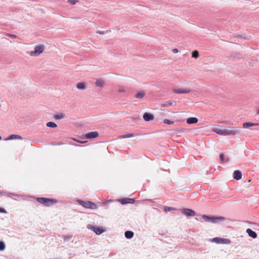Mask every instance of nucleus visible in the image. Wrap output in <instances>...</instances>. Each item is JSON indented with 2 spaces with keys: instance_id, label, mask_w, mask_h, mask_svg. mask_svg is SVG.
<instances>
[{
  "instance_id": "obj_1",
  "label": "nucleus",
  "mask_w": 259,
  "mask_h": 259,
  "mask_svg": "<svg viewBox=\"0 0 259 259\" xmlns=\"http://www.w3.org/2000/svg\"><path fill=\"white\" fill-rule=\"evenodd\" d=\"M202 218L206 221L211 222L213 224H216L220 222L224 221L225 220V218L223 217H211L205 214L202 215Z\"/></svg>"
},
{
  "instance_id": "obj_2",
  "label": "nucleus",
  "mask_w": 259,
  "mask_h": 259,
  "mask_svg": "<svg viewBox=\"0 0 259 259\" xmlns=\"http://www.w3.org/2000/svg\"><path fill=\"white\" fill-rule=\"evenodd\" d=\"M78 203L87 208H90L92 209H96L98 208V206L96 204L91 201H84L81 200H77Z\"/></svg>"
},
{
  "instance_id": "obj_3",
  "label": "nucleus",
  "mask_w": 259,
  "mask_h": 259,
  "mask_svg": "<svg viewBox=\"0 0 259 259\" xmlns=\"http://www.w3.org/2000/svg\"><path fill=\"white\" fill-rule=\"evenodd\" d=\"M37 200L38 202L43 204L45 206H50L53 203H56L58 202L57 200L55 199H50L44 197L37 198Z\"/></svg>"
},
{
  "instance_id": "obj_4",
  "label": "nucleus",
  "mask_w": 259,
  "mask_h": 259,
  "mask_svg": "<svg viewBox=\"0 0 259 259\" xmlns=\"http://www.w3.org/2000/svg\"><path fill=\"white\" fill-rule=\"evenodd\" d=\"M225 129L226 136H234L239 133L240 128L239 127H228Z\"/></svg>"
},
{
  "instance_id": "obj_5",
  "label": "nucleus",
  "mask_w": 259,
  "mask_h": 259,
  "mask_svg": "<svg viewBox=\"0 0 259 259\" xmlns=\"http://www.w3.org/2000/svg\"><path fill=\"white\" fill-rule=\"evenodd\" d=\"M88 229L94 232L97 235H100L105 231L102 227H98L92 226V225H88Z\"/></svg>"
},
{
  "instance_id": "obj_6",
  "label": "nucleus",
  "mask_w": 259,
  "mask_h": 259,
  "mask_svg": "<svg viewBox=\"0 0 259 259\" xmlns=\"http://www.w3.org/2000/svg\"><path fill=\"white\" fill-rule=\"evenodd\" d=\"M44 51V47L42 45H39L36 46L34 49V51H31L30 53V55L31 56H37Z\"/></svg>"
},
{
  "instance_id": "obj_7",
  "label": "nucleus",
  "mask_w": 259,
  "mask_h": 259,
  "mask_svg": "<svg viewBox=\"0 0 259 259\" xmlns=\"http://www.w3.org/2000/svg\"><path fill=\"white\" fill-rule=\"evenodd\" d=\"M173 92L175 94H188L191 92V90L188 88L174 89Z\"/></svg>"
},
{
  "instance_id": "obj_8",
  "label": "nucleus",
  "mask_w": 259,
  "mask_h": 259,
  "mask_svg": "<svg viewBox=\"0 0 259 259\" xmlns=\"http://www.w3.org/2000/svg\"><path fill=\"white\" fill-rule=\"evenodd\" d=\"M212 241L215 242L217 243H221V244H229L230 243V241L227 239H224L219 237H215L212 239Z\"/></svg>"
},
{
  "instance_id": "obj_9",
  "label": "nucleus",
  "mask_w": 259,
  "mask_h": 259,
  "mask_svg": "<svg viewBox=\"0 0 259 259\" xmlns=\"http://www.w3.org/2000/svg\"><path fill=\"white\" fill-rule=\"evenodd\" d=\"M182 211L183 214L187 217H192L195 215V212L191 209L184 208L182 209Z\"/></svg>"
},
{
  "instance_id": "obj_10",
  "label": "nucleus",
  "mask_w": 259,
  "mask_h": 259,
  "mask_svg": "<svg viewBox=\"0 0 259 259\" xmlns=\"http://www.w3.org/2000/svg\"><path fill=\"white\" fill-rule=\"evenodd\" d=\"M177 104V102L176 101L174 100H169L165 102L163 104L161 105V107H167L169 106H176Z\"/></svg>"
},
{
  "instance_id": "obj_11",
  "label": "nucleus",
  "mask_w": 259,
  "mask_h": 259,
  "mask_svg": "<svg viewBox=\"0 0 259 259\" xmlns=\"http://www.w3.org/2000/svg\"><path fill=\"white\" fill-rule=\"evenodd\" d=\"M212 131H213V132H214V133H215L219 135H220L222 136H226L225 128H219V127H215V128H213Z\"/></svg>"
},
{
  "instance_id": "obj_12",
  "label": "nucleus",
  "mask_w": 259,
  "mask_h": 259,
  "mask_svg": "<svg viewBox=\"0 0 259 259\" xmlns=\"http://www.w3.org/2000/svg\"><path fill=\"white\" fill-rule=\"evenodd\" d=\"M99 136V133L97 132H92L87 133L85 135V137L87 139H93Z\"/></svg>"
},
{
  "instance_id": "obj_13",
  "label": "nucleus",
  "mask_w": 259,
  "mask_h": 259,
  "mask_svg": "<svg viewBox=\"0 0 259 259\" xmlns=\"http://www.w3.org/2000/svg\"><path fill=\"white\" fill-rule=\"evenodd\" d=\"M76 88L80 90H84L88 87L87 83L85 82H79L76 85Z\"/></svg>"
},
{
  "instance_id": "obj_14",
  "label": "nucleus",
  "mask_w": 259,
  "mask_h": 259,
  "mask_svg": "<svg viewBox=\"0 0 259 259\" xmlns=\"http://www.w3.org/2000/svg\"><path fill=\"white\" fill-rule=\"evenodd\" d=\"M242 174L239 170H236L233 173V178L236 180H239L241 179Z\"/></svg>"
},
{
  "instance_id": "obj_15",
  "label": "nucleus",
  "mask_w": 259,
  "mask_h": 259,
  "mask_svg": "<svg viewBox=\"0 0 259 259\" xmlns=\"http://www.w3.org/2000/svg\"><path fill=\"white\" fill-rule=\"evenodd\" d=\"M143 118L145 121H149L153 120L154 116L152 114L146 112L143 115Z\"/></svg>"
},
{
  "instance_id": "obj_16",
  "label": "nucleus",
  "mask_w": 259,
  "mask_h": 259,
  "mask_svg": "<svg viewBox=\"0 0 259 259\" xmlns=\"http://www.w3.org/2000/svg\"><path fill=\"white\" fill-rule=\"evenodd\" d=\"M246 233L248 234L249 236L252 237V238H256L257 237L256 233L252 231L251 229L248 228L246 230Z\"/></svg>"
},
{
  "instance_id": "obj_17",
  "label": "nucleus",
  "mask_w": 259,
  "mask_h": 259,
  "mask_svg": "<svg viewBox=\"0 0 259 259\" xmlns=\"http://www.w3.org/2000/svg\"><path fill=\"white\" fill-rule=\"evenodd\" d=\"M14 139L22 140V137H21V136H20L18 135L13 134V135H11L8 138L6 139L5 140L7 141V140H14Z\"/></svg>"
},
{
  "instance_id": "obj_18",
  "label": "nucleus",
  "mask_w": 259,
  "mask_h": 259,
  "mask_svg": "<svg viewBox=\"0 0 259 259\" xmlns=\"http://www.w3.org/2000/svg\"><path fill=\"white\" fill-rule=\"evenodd\" d=\"M198 122V119L196 117H190L187 118V123L188 124L196 123Z\"/></svg>"
},
{
  "instance_id": "obj_19",
  "label": "nucleus",
  "mask_w": 259,
  "mask_h": 259,
  "mask_svg": "<svg viewBox=\"0 0 259 259\" xmlns=\"http://www.w3.org/2000/svg\"><path fill=\"white\" fill-rule=\"evenodd\" d=\"M120 202L122 204L133 203L134 202V200L132 198H125L121 199Z\"/></svg>"
},
{
  "instance_id": "obj_20",
  "label": "nucleus",
  "mask_w": 259,
  "mask_h": 259,
  "mask_svg": "<svg viewBox=\"0 0 259 259\" xmlns=\"http://www.w3.org/2000/svg\"><path fill=\"white\" fill-rule=\"evenodd\" d=\"M105 84V81L101 78H99L96 82V85L97 87H103Z\"/></svg>"
},
{
  "instance_id": "obj_21",
  "label": "nucleus",
  "mask_w": 259,
  "mask_h": 259,
  "mask_svg": "<svg viewBox=\"0 0 259 259\" xmlns=\"http://www.w3.org/2000/svg\"><path fill=\"white\" fill-rule=\"evenodd\" d=\"M125 237L127 239L132 238L134 236V232L131 231H126L125 233Z\"/></svg>"
},
{
  "instance_id": "obj_22",
  "label": "nucleus",
  "mask_w": 259,
  "mask_h": 259,
  "mask_svg": "<svg viewBox=\"0 0 259 259\" xmlns=\"http://www.w3.org/2000/svg\"><path fill=\"white\" fill-rule=\"evenodd\" d=\"M65 117H66V115L63 113L56 114L54 115V118L56 120L63 119V118H65Z\"/></svg>"
},
{
  "instance_id": "obj_23",
  "label": "nucleus",
  "mask_w": 259,
  "mask_h": 259,
  "mask_svg": "<svg viewBox=\"0 0 259 259\" xmlns=\"http://www.w3.org/2000/svg\"><path fill=\"white\" fill-rule=\"evenodd\" d=\"M145 95V93L144 91H141L135 95V97L138 99H142Z\"/></svg>"
},
{
  "instance_id": "obj_24",
  "label": "nucleus",
  "mask_w": 259,
  "mask_h": 259,
  "mask_svg": "<svg viewBox=\"0 0 259 259\" xmlns=\"http://www.w3.org/2000/svg\"><path fill=\"white\" fill-rule=\"evenodd\" d=\"M256 125V124H255V123H253L244 122L243 124V127L244 128H248V127H249L250 126H254V125Z\"/></svg>"
},
{
  "instance_id": "obj_25",
  "label": "nucleus",
  "mask_w": 259,
  "mask_h": 259,
  "mask_svg": "<svg viewBox=\"0 0 259 259\" xmlns=\"http://www.w3.org/2000/svg\"><path fill=\"white\" fill-rule=\"evenodd\" d=\"M47 126H48V127H56L57 126V125L55 123V122H48L47 123Z\"/></svg>"
},
{
  "instance_id": "obj_26",
  "label": "nucleus",
  "mask_w": 259,
  "mask_h": 259,
  "mask_svg": "<svg viewBox=\"0 0 259 259\" xmlns=\"http://www.w3.org/2000/svg\"><path fill=\"white\" fill-rule=\"evenodd\" d=\"M192 57L193 58L197 59L199 57V52L198 51L195 50L193 51L192 53Z\"/></svg>"
},
{
  "instance_id": "obj_27",
  "label": "nucleus",
  "mask_w": 259,
  "mask_h": 259,
  "mask_svg": "<svg viewBox=\"0 0 259 259\" xmlns=\"http://www.w3.org/2000/svg\"><path fill=\"white\" fill-rule=\"evenodd\" d=\"M133 136H134L133 134H126L125 135L121 136L119 137V138L120 139H124V138L133 137Z\"/></svg>"
},
{
  "instance_id": "obj_28",
  "label": "nucleus",
  "mask_w": 259,
  "mask_h": 259,
  "mask_svg": "<svg viewBox=\"0 0 259 259\" xmlns=\"http://www.w3.org/2000/svg\"><path fill=\"white\" fill-rule=\"evenodd\" d=\"M5 244L3 241H0V250L3 251L5 249Z\"/></svg>"
},
{
  "instance_id": "obj_29",
  "label": "nucleus",
  "mask_w": 259,
  "mask_h": 259,
  "mask_svg": "<svg viewBox=\"0 0 259 259\" xmlns=\"http://www.w3.org/2000/svg\"><path fill=\"white\" fill-rule=\"evenodd\" d=\"M175 209H176L175 208L171 207L165 206L164 208V210L165 212L169 211L170 210H175Z\"/></svg>"
},
{
  "instance_id": "obj_30",
  "label": "nucleus",
  "mask_w": 259,
  "mask_h": 259,
  "mask_svg": "<svg viewBox=\"0 0 259 259\" xmlns=\"http://www.w3.org/2000/svg\"><path fill=\"white\" fill-rule=\"evenodd\" d=\"M164 122L165 123H167V124H172L174 123V121L169 120L167 119H165L164 120Z\"/></svg>"
},
{
  "instance_id": "obj_31",
  "label": "nucleus",
  "mask_w": 259,
  "mask_h": 259,
  "mask_svg": "<svg viewBox=\"0 0 259 259\" xmlns=\"http://www.w3.org/2000/svg\"><path fill=\"white\" fill-rule=\"evenodd\" d=\"M68 2L70 3L71 5H75L76 3L78 2L77 0H68Z\"/></svg>"
},
{
  "instance_id": "obj_32",
  "label": "nucleus",
  "mask_w": 259,
  "mask_h": 259,
  "mask_svg": "<svg viewBox=\"0 0 259 259\" xmlns=\"http://www.w3.org/2000/svg\"><path fill=\"white\" fill-rule=\"evenodd\" d=\"M7 35L11 38H15L17 37V36L14 34H8Z\"/></svg>"
},
{
  "instance_id": "obj_33",
  "label": "nucleus",
  "mask_w": 259,
  "mask_h": 259,
  "mask_svg": "<svg viewBox=\"0 0 259 259\" xmlns=\"http://www.w3.org/2000/svg\"><path fill=\"white\" fill-rule=\"evenodd\" d=\"M118 92H119V93H125V90L123 88H119L118 90Z\"/></svg>"
},
{
  "instance_id": "obj_34",
  "label": "nucleus",
  "mask_w": 259,
  "mask_h": 259,
  "mask_svg": "<svg viewBox=\"0 0 259 259\" xmlns=\"http://www.w3.org/2000/svg\"><path fill=\"white\" fill-rule=\"evenodd\" d=\"M220 158L221 161H224L225 160L224 155L223 154H220Z\"/></svg>"
},
{
  "instance_id": "obj_35",
  "label": "nucleus",
  "mask_w": 259,
  "mask_h": 259,
  "mask_svg": "<svg viewBox=\"0 0 259 259\" xmlns=\"http://www.w3.org/2000/svg\"><path fill=\"white\" fill-rule=\"evenodd\" d=\"M0 212L6 213V210L5 209L0 207Z\"/></svg>"
},
{
  "instance_id": "obj_36",
  "label": "nucleus",
  "mask_w": 259,
  "mask_h": 259,
  "mask_svg": "<svg viewBox=\"0 0 259 259\" xmlns=\"http://www.w3.org/2000/svg\"><path fill=\"white\" fill-rule=\"evenodd\" d=\"M172 51L174 53H177L179 52V50L177 49H174Z\"/></svg>"
},
{
  "instance_id": "obj_37",
  "label": "nucleus",
  "mask_w": 259,
  "mask_h": 259,
  "mask_svg": "<svg viewBox=\"0 0 259 259\" xmlns=\"http://www.w3.org/2000/svg\"><path fill=\"white\" fill-rule=\"evenodd\" d=\"M97 32L99 33V34H105V32L104 31H98Z\"/></svg>"
},
{
  "instance_id": "obj_38",
  "label": "nucleus",
  "mask_w": 259,
  "mask_h": 259,
  "mask_svg": "<svg viewBox=\"0 0 259 259\" xmlns=\"http://www.w3.org/2000/svg\"><path fill=\"white\" fill-rule=\"evenodd\" d=\"M221 123H225L226 124H230V122L229 121H222V122H221Z\"/></svg>"
},
{
  "instance_id": "obj_39",
  "label": "nucleus",
  "mask_w": 259,
  "mask_h": 259,
  "mask_svg": "<svg viewBox=\"0 0 259 259\" xmlns=\"http://www.w3.org/2000/svg\"><path fill=\"white\" fill-rule=\"evenodd\" d=\"M12 195H13V196H15L16 195L15 194H13V193H9L8 196L9 197H11Z\"/></svg>"
},
{
  "instance_id": "obj_40",
  "label": "nucleus",
  "mask_w": 259,
  "mask_h": 259,
  "mask_svg": "<svg viewBox=\"0 0 259 259\" xmlns=\"http://www.w3.org/2000/svg\"><path fill=\"white\" fill-rule=\"evenodd\" d=\"M257 113L258 114H259V108L258 109V110H257Z\"/></svg>"
},
{
  "instance_id": "obj_41",
  "label": "nucleus",
  "mask_w": 259,
  "mask_h": 259,
  "mask_svg": "<svg viewBox=\"0 0 259 259\" xmlns=\"http://www.w3.org/2000/svg\"><path fill=\"white\" fill-rule=\"evenodd\" d=\"M2 140V137L0 136V140Z\"/></svg>"
}]
</instances>
